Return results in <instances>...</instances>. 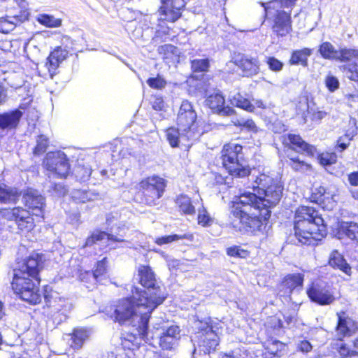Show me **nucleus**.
<instances>
[{"instance_id":"nucleus-1","label":"nucleus","mask_w":358,"mask_h":358,"mask_svg":"<svg viewBox=\"0 0 358 358\" xmlns=\"http://www.w3.org/2000/svg\"><path fill=\"white\" fill-rule=\"evenodd\" d=\"M253 189L258 188L259 196L255 193L245 192L236 196L233 201L232 213L241 225V231L255 233L261 231L262 219L268 220L271 215V208L275 206L281 199L283 187L277 180H274L266 174L256 177Z\"/></svg>"},{"instance_id":"nucleus-2","label":"nucleus","mask_w":358,"mask_h":358,"mask_svg":"<svg viewBox=\"0 0 358 358\" xmlns=\"http://www.w3.org/2000/svg\"><path fill=\"white\" fill-rule=\"evenodd\" d=\"M132 292L131 297L122 299L110 308V317L120 324L131 325V334L148 342L152 338L148 331V322L154 310H149L148 303H141V296Z\"/></svg>"},{"instance_id":"nucleus-3","label":"nucleus","mask_w":358,"mask_h":358,"mask_svg":"<svg viewBox=\"0 0 358 358\" xmlns=\"http://www.w3.org/2000/svg\"><path fill=\"white\" fill-rule=\"evenodd\" d=\"M41 267V257L32 254L18 262L13 269L12 288L23 301L31 304H37L41 301L38 278Z\"/></svg>"},{"instance_id":"nucleus-4","label":"nucleus","mask_w":358,"mask_h":358,"mask_svg":"<svg viewBox=\"0 0 358 358\" xmlns=\"http://www.w3.org/2000/svg\"><path fill=\"white\" fill-rule=\"evenodd\" d=\"M294 235L299 243L314 244L326 235L323 219L313 208L301 206L295 213Z\"/></svg>"},{"instance_id":"nucleus-5","label":"nucleus","mask_w":358,"mask_h":358,"mask_svg":"<svg viewBox=\"0 0 358 358\" xmlns=\"http://www.w3.org/2000/svg\"><path fill=\"white\" fill-rule=\"evenodd\" d=\"M137 271L139 282L146 289L139 291L138 288L135 287L134 294L141 296V303H148L149 310H155L164 301L167 294L160 286L155 272L150 266L141 264Z\"/></svg>"},{"instance_id":"nucleus-6","label":"nucleus","mask_w":358,"mask_h":358,"mask_svg":"<svg viewBox=\"0 0 358 358\" xmlns=\"http://www.w3.org/2000/svg\"><path fill=\"white\" fill-rule=\"evenodd\" d=\"M241 145L229 143L222 150V164L229 173L236 178H245L250 173L242 152Z\"/></svg>"},{"instance_id":"nucleus-7","label":"nucleus","mask_w":358,"mask_h":358,"mask_svg":"<svg viewBox=\"0 0 358 358\" xmlns=\"http://www.w3.org/2000/svg\"><path fill=\"white\" fill-rule=\"evenodd\" d=\"M197 332L198 347L203 353L214 351L219 344V334H221L224 323L218 320H210L205 323L200 322Z\"/></svg>"},{"instance_id":"nucleus-8","label":"nucleus","mask_w":358,"mask_h":358,"mask_svg":"<svg viewBox=\"0 0 358 358\" xmlns=\"http://www.w3.org/2000/svg\"><path fill=\"white\" fill-rule=\"evenodd\" d=\"M196 117V113L191 103L188 101H183L178 113L177 124L181 131L187 133V140L194 138V123Z\"/></svg>"},{"instance_id":"nucleus-9","label":"nucleus","mask_w":358,"mask_h":358,"mask_svg":"<svg viewBox=\"0 0 358 358\" xmlns=\"http://www.w3.org/2000/svg\"><path fill=\"white\" fill-rule=\"evenodd\" d=\"M140 187L143 191L145 203L152 206L162 196L165 183L163 178L152 176L143 180L140 182Z\"/></svg>"},{"instance_id":"nucleus-10","label":"nucleus","mask_w":358,"mask_h":358,"mask_svg":"<svg viewBox=\"0 0 358 358\" xmlns=\"http://www.w3.org/2000/svg\"><path fill=\"white\" fill-rule=\"evenodd\" d=\"M43 164L48 171L59 177L65 178L68 175L69 164L63 152H48Z\"/></svg>"},{"instance_id":"nucleus-11","label":"nucleus","mask_w":358,"mask_h":358,"mask_svg":"<svg viewBox=\"0 0 358 358\" xmlns=\"http://www.w3.org/2000/svg\"><path fill=\"white\" fill-rule=\"evenodd\" d=\"M159 9L160 19L174 22L181 16V10L185 6L184 0H160Z\"/></svg>"},{"instance_id":"nucleus-12","label":"nucleus","mask_w":358,"mask_h":358,"mask_svg":"<svg viewBox=\"0 0 358 358\" xmlns=\"http://www.w3.org/2000/svg\"><path fill=\"white\" fill-rule=\"evenodd\" d=\"M128 228L125 224H119L116 228L111 229L110 232L95 231L86 240L84 247L91 246L97 241L107 239L115 242H123Z\"/></svg>"},{"instance_id":"nucleus-13","label":"nucleus","mask_w":358,"mask_h":358,"mask_svg":"<svg viewBox=\"0 0 358 358\" xmlns=\"http://www.w3.org/2000/svg\"><path fill=\"white\" fill-rule=\"evenodd\" d=\"M162 332L159 338V345L162 350H173L180 339V329L177 325L162 327Z\"/></svg>"},{"instance_id":"nucleus-14","label":"nucleus","mask_w":358,"mask_h":358,"mask_svg":"<svg viewBox=\"0 0 358 358\" xmlns=\"http://www.w3.org/2000/svg\"><path fill=\"white\" fill-rule=\"evenodd\" d=\"M338 61L343 63L340 70L345 76L358 69V48H341Z\"/></svg>"},{"instance_id":"nucleus-15","label":"nucleus","mask_w":358,"mask_h":358,"mask_svg":"<svg viewBox=\"0 0 358 358\" xmlns=\"http://www.w3.org/2000/svg\"><path fill=\"white\" fill-rule=\"evenodd\" d=\"M307 294L313 301L320 305H329L336 300L334 293L327 287L318 283H313L307 290Z\"/></svg>"},{"instance_id":"nucleus-16","label":"nucleus","mask_w":358,"mask_h":358,"mask_svg":"<svg viewBox=\"0 0 358 358\" xmlns=\"http://www.w3.org/2000/svg\"><path fill=\"white\" fill-rule=\"evenodd\" d=\"M24 202L29 209L32 210L33 215L38 217L43 215L44 198L34 189H28L23 196Z\"/></svg>"},{"instance_id":"nucleus-17","label":"nucleus","mask_w":358,"mask_h":358,"mask_svg":"<svg viewBox=\"0 0 358 358\" xmlns=\"http://www.w3.org/2000/svg\"><path fill=\"white\" fill-rule=\"evenodd\" d=\"M11 216L15 219L19 229L22 232H28L34 229V218L30 216L28 211L20 208H14L11 210Z\"/></svg>"},{"instance_id":"nucleus-18","label":"nucleus","mask_w":358,"mask_h":358,"mask_svg":"<svg viewBox=\"0 0 358 358\" xmlns=\"http://www.w3.org/2000/svg\"><path fill=\"white\" fill-rule=\"evenodd\" d=\"M290 10H279L275 19L273 30L278 36H285L292 31Z\"/></svg>"},{"instance_id":"nucleus-19","label":"nucleus","mask_w":358,"mask_h":358,"mask_svg":"<svg viewBox=\"0 0 358 358\" xmlns=\"http://www.w3.org/2000/svg\"><path fill=\"white\" fill-rule=\"evenodd\" d=\"M338 324L336 326V334L339 340L350 335L355 327V321L344 311L336 313Z\"/></svg>"},{"instance_id":"nucleus-20","label":"nucleus","mask_w":358,"mask_h":358,"mask_svg":"<svg viewBox=\"0 0 358 358\" xmlns=\"http://www.w3.org/2000/svg\"><path fill=\"white\" fill-rule=\"evenodd\" d=\"M206 101V105L215 113L230 115L234 113V109L229 106H224V98L220 93L210 95Z\"/></svg>"},{"instance_id":"nucleus-21","label":"nucleus","mask_w":358,"mask_h":358,"mask_svg":"<svg viewBox=\"0 0 358 358\" xmlns=\"http://www.w3.org/2000/svg\"><path fill=\"white\" fill-rule=\"evenodd\" d=\"M284 142L286 144H291L293 149L303 151L308 155L313 156L316 151L314 146L306 143L299 135L289 134L287 138H285Z\"/></svg>"},{"instance_id":"nucleus-22","label":"nucleus","mask_w":358,"mask_h":358,"mask_svg":"<svg viewBox=\"0 0 358 358\" xmlns=\"http://www.w3.org/2000/svg\"><path fill=\"white\" fill-rule=\"evenodd\" d=\"M22 113L19 110L0 114V128L1 129H12L17 127Z\"/></svg>"},{"instance_id":"nucleus-23","label":"nucleus","mask_w":358,"mask_h":358,"mask_svg":"<svg viewBox=\"0 0 358 358\" xmlns=\"http://www.w3.org/2000/svg\"><path fill=\"white\" fill-rule=\"evenodd\" d=\"M27 13L24 12L22 15H7L0 18V31L8 33L15 27L26 20Z\"/></svg>"},{"instance_id":"nucleus-24","label":"nucleus","mask_w":358,"mask_h":358,"mask_svg":"<svg viewBox=\"0 0 358 358\" xmlns=\"http://www.w3.org/2000/svg\"><path fill=\"white\" fill-rule=\"evenodd\" d=\"M237 65L246 76L256 75L259 71V62L256 58L242 57Z\"/></svg>"},{"instance_id":"nucleus-25","label":"nucleus","mask_w":358,"mask_h":358,"mask_svg":"<svg viewBox=\"0 0 358 358\" xmlns=\"http://www.w3.org/2000/svg\"><path fill=\"white\" fill-rule=\"evenodd\" d=\"M329 264L333 268H338L348 275H351V267L337 250L331 253Z\"/></svg>"},{"instance_id":"nucleus-26","label":"nucleus","mask_w":358,"mask_h":358,"mask_svg":"<svg viewBox=\"0 0 358 358\" xmlns=\"http://www.w3.org/2000/svg\"><path fill=\"white\" fill-rule=\"evenodd\" d=\"M303 275L300 273H294L287 275L282 282V287L286 290L285 293L290 294L297 288H301L303 285Z\"/></svg>"},{"instance_id":"nucleus-27","label":"nucleus","mask_w":358,"mask_h":358,"mask_svg":"<svg viewBox=\"0 0 358 358\" xmlns=\"http://www.w3.org/2000/svg\"><path fill=\"white\" fill-rule=\"evenodd\" d=\"M313 53V50L304 48L292 52L289 59L291 65H301L303 67L308 66V58Z\"/></svg>"},{"instance_id":"nucleus-28","label":"nucleus","mask_w":358,"mask_h":358,"mask_svg":"<svg viewBox=\"0 0 358 358\" xmlns=\"http://www.w3.org/2000/svg\"><path fill=\"white\" fill-rule=\"evenodd\" d=\"M19 196L20 194L15 188L0 184V202L15 203Z\"/></svg>"},{"instance_id":"nucleus-29","label":"nucleus","mask_w":358,"mask_h":358,"mask_svg":"<svg viewBox=\"0 0 358 358\" xmlns=\"http://www.w3.org/2000/svg\"><path fill=\"white\" fill-rule=\"evenodd\" d=\"M344 235L351 240L357 238L358 224L355 222H342L338 231V238H342Z\"/></svg>"},{"instance_id":"nucleus-30","label":"nucleus","mask_w":358,"mask_h":358,"mask_svg":"<svg viewBox=\"0 0 358 358\" xmlns=\"http://www.w3.org/2000/svg\"><path fill=\"white\" fill-rule=\"evenodd\" d=\"M285 345L279 341H268L265 344L264 352L262 353L264 358H273L275 356H280V352L284 350Z\"/></svg>"},{"instance_id":"nucleus-31","label":"nucleus","mask_w":358,"mask_h":358,"mask_svg":"<svg viewBox=\"0 0 358 358\" xmlns=\"http://www.w3.org/2000/svg\"><path fill=\"white\" fill-rule=\"evenodd\" d=\"M90 337V331L85 329H75L71 334V346L75 349L80 348L85 341Z\"/></svg>"},{"instance_id":"nucleus-32","label":"nucleus","mask_w":358,"mask_h":358,"mask_svg":"<svg viewBox=\"0 0 358 358\" xmlns=\"http://www.w3.org/2000/svg\"><path fill=\"white\" fill-rule=\"evenodd\" d=\"M318 51L324 59L336 61L338 59L340 49L337 50L329 42L322 43L320 45Z\"/></svg>"},{"instance_id":"nucleus-33","label":"nucleus","mask_w":358,"mask_h":358,"mask_svg":"<svg viewBox=\"0 0 358 358\" xmlns=\"http://www.w3.org/2000/svg\"><path fill=\"white\" fill-rule=\"evenodd\" d=\"M187 133L181 131L180 127H171L166 130L167 140L171 147H178L180 139H187Z\"/></svg>"},{"instance_id":"nucleus-34","label":"nucleus","mask_w":358,"mask_h":358,"mask_svg":"<svg viewBox=\"0 0 358 358\" xmlns=\"http://www.w3.org/2000/svg\"><path fill=\"white\" fill-rule=\"evenodd\" d=\"M176 203L180 212L185 215H193L195 214V207L192 205L189 197L180 195L176 199Z\"/></svg>"},{"instance_id":"nucleus-35","label":"nucleus","mask_w":358,"mask_h":358,"mask_svg":"<svg viewBox=\"0 0 358 358\" xmlns=\"http://www.w3.org/2000/svg\"><path fill=\"white\" fill-rule=\"evenodd\" d=\"M158 51L159 54L164 55V59L171 62H175L179 58V49L171 44H165L159 47Z\"/></svg>"},{"instance_id":"nucleus-36","label":"nucleus","mask_w":358,"mask_h":358,"mask_svg":"<svg viewBox=\"0 0 358 358\" xmlns=\"http://www.w3.org/2000/svg\"><path fill=\"white\" fill-rule=\"evenodd\" d=\"M230 102L232 105L250 112L253 111L255 108L250 101L244 98L240 93H236L234 96H230Z\"/></svg>"},{"instance_id":"nucleus-37","label":"nucleus","mask_w":358,"mask_h":358,"mask_svg":"<svg viewBox=\"0 0 358 358\" xmlns=\"http://www.w3.org/2000/svg\"><path fill=\"white\" fill-rule=\"evenodd\" d=\"M50 306H52L56 311L61 312L62 314L69 313L73 308L72 303L63 297L55 298L52 303L50 302Z\"/></svg>"},{"instance_id":"nucleus-38","label":"nucleus","mask_w":358,"mask_h":358,"mask_svg":"<svg viewBox=\"0 0 358 358\" xmlns=\"http://www.w3.org/2000/svg\"><path fill=\"white\" fill-rule=\"evenodd\" d=\"M289 166L292 167L293 170L295 171H299L301 173L306 172L311 169L310 164L305 162L303 160L299 159L297 157H289Z\"/></svg>"},{"instance_id":"nucleus-39","label":"nucleus","mask_w":358,"mask_h":358,"mask_svg":"<svg viewBox=\"0 0 358 358\" xmlns=\"http://www.w3.org/2000/svg\"><path fill=\"white\" fill-rule=\"evenodd\" d=\"M198 224L202 227H206L212 225L214 222L213 218L209 215L206 209L201 203V208L198 209Z\"/></svg>"},{"instance_id":"nucleus-40","label":"nucleus","mask_w":358,"mask_h":358,"mask_svg":"<svg viewBox=\"0 0 358 358\" xmlns=\"http://www.w3.org/2000/svg\"><path fill=\"white\" fill-rule=\"evenodd\" d=\"M38 21L41 24L48 27H59L62 25V20L60 19L45 14L40 15L38 17Z\"/></svg>"},{"instance_id":"nucleus-41","label":"nucleus","mask_w":358,"mask_h":358,"mask_svg":"<svg viewBox=\"0 0 358 358\" xmlns=\"http://www.w3.org/2000/svg\"><path fill=\"white\" fill-rule=\"evenodd\" d=\"M192 237V235H187V234H183V235H178V234H173V235H169L166 236L159 237L156 238L155 240V243H157L159 245H162L164 244H169L173 241H176L178 240H182L185 238H189Z\"/></svg>"},{"instance_id":"nucleus-42","label":"nucleus","mask_w":358,"mask_h":358,"mask_svg":"<svg viewBox=\"0 0 358 358\" xmlns=\"http://www.w3.org/2000/svg\"><path fill=\"white\" fill-rule=\"evenodd\" d=\"M234 125L241 127L242 130H246L248 131H257V127L255 122L251 119H237L234 122Z\"/></svg>"},{"instance_id":"nucleus-43","label":"nucleus","mask_w":358,"mask_h":358,"mask_svg":"<svg viewBox=\"0 0 358 358\" xmlns=\"http://www.w3.org/2000/svg\"><path fill=\"white\" fill-rule=\"evenodd\" d=\"M48 138L44 135H40L36 140V145L34 150V155H40L44 153L48 147Z\"/></svg>"},{"instance_id":"nucleus-44","label":"nucleus","mask_w":358,"mask_h":358,"mask_svg":"<svg viewBox=\"0 0 358 358\" xmlns=\"http://www.w3.org/2000/svg\"><path fill=\"white\" fill-rule=\"evenodd\" d=\"M191 68L194 72H205L209 68L208 59H194L191 62Z\"/></svg>"},{"instance_id":"nucleus-45","label":"nucleus","mask_w":358,"mask_h":358,"mask_svg":"<svg viewBox=\"0 0 358 358\" xmlns=\"http://www.w3.org/2000/svg\"><path fill=\"white\" fill-rule=\"evenodd\" d=\"M220 358H255L253 353L243 348L236 349L232 355H223Z\"/></svg>"},{"instance_id":"nucleus-46","label":"nucleus","mask_w":358,"mask_h":358,"mask_svg":"<svg viewBox=\"0 0 358 358\" xmlns=\"http://www.w3.org/2000/svg\"><path fill=\"white\" fill-rule=\"evenodd\" d=\"M324 83L329 91L331 92H334L338 90L340 86L338 79L331 74H328L326 76L324 79Z\"/></svg>"},{"instance_id":"nucleus-47","label":"nucleus","mask_w":358,"mask_h":358,"mask_svg":"<svg viewBox=\"0 0 358 358\" xmlns=\"http://www.w3.org/2000/svg\"><path fill=\"white\" fill-rule=\"evenodd\" d=\"M227 253L228 255L234 257L245 258L248 255L247 250L241 249L238 246H233L227 249Z\"/></svg>"},{"instance_id":"nucleus-48","label":"nucleus","mask_w":358,"mask_h":358,"mask_svg":"<svg viewBox=\"0 0 358 358\" xmlns=\"http://www.w3.org/2000/svg\"><path fill=\"white\" fill-rule=\"evenodd\" d=\"M106 258H103L101 261L97 262L95 270L93 272V277L98 280L106 271Z\"/></svg>"},{"instance_id":"nucleus-49","label":"nucleus","mask_w":358,"mask_h":358,"mask_svg":"<svg viewBox=\"0 0 358 358\" xmlns=\"http://www.w3.org/2000/svg\"><path fill=\"white\" fill-rule=\"evenodd\" d=\"M147 83L153 89L161 90L165 87L166 83L162 78L157 76V78H149Z\"/></svg>"},{"instance_id":"nucleus-50","label":"nucleus","mask_w":358,"mask_h":358,"mask_svg":"<svg viewBox=\"0 0 358 358\" xmlns=\"http://www.w3.org/2000/svg\"><path fill=\"white\" fill-rule=\"evenodd\" d=\"M67 56V52L62 48H57L50 53V59H56L59 63L62 62Z\"/></svg>"},{"instance_id":"nucleus-51","label":"nucleus","mask_w":358,"mask_h":358,"mask_svg":"<svg viewBox=\"0 0 358 358\" xmlns=\"http://www.w3.org/2000/svg\"><path fill=\"white\" fill-rule=\"evenodd\" d=\"M59 64L60 63H59V62H57L55 59H50V55H49L45 63V67L47 68L51 77H52L53 75L55 73V71L59 67Z\"/></svg>"},{"instance_id":"nucleus-52","label":"nucleus","mask_w":358,"mask_h":358,"mask_svg":"<svg viewBox=\"0 0 358 358\" xmlns=\"http://www.w3.org/2000/svg\"><path fill=\"white\" fill-rule=\"evenodd\" d=\"M267 64L269 69L273 71H279L282 69V63L275 57H268Z\"/></svg>"},{"instance_id":"nucleus-53","label":"nucleus","mask_w":358,"mask_h":358,"mask_svg":"<svg viewBox=\"0 0 358 358\" xmlns=\"http://www.w3.org/2000/svg\"><path fill=\"white\" fill-rule=\"evenodd\" d=\"M320 163L323 165H329L334 164L336 161V155L335 154H322L320 157Z\"/></svg>"},{"instance_id":"nucleus-54","label":"nucleus","mask_w":358,"mask_h":358,"mask_svg":"<svg viewBox=\"0 0 358 358\" xmlns=\"http://www.w3.org/2000/svg\"><path fill=\"white\" fill-rule=\"evenodd\" d=\"M337 349L338 350L339 354L343 357L350 356L353 354V351H352L348 346H347L345 343H343L341 341L336 344Z\"/></svg>"},{"instance_id":"nucleus-55","label":"nucleus","mask_w":358,"mask_h":358,"mask_svg":"<svg viewBox=\"0 0 358 358\" xmlns=\"http://www.w3.org/2000/svg\"><path fill=\"white\" fill-rule=\"evenodd\" d=\"M271 129L273 132L280 134L286 130V127L280 120H276L272 123Z\"/></svg>"},{"instance_id":"nucleus-56","label":"nucleus","mask_w":358,"mask_h":358,"mask_svg":"<svg viewBox=\"0 0 358 358\" xmlns=\"http://www.w3.org/2000/svg\"><path fill=\"white\" fill-rule=\"evenodd\" d=\"M17 4L20 9V14H16L15 15H22L24 12L27 13L26 15V20L28 19L29 13L28 11V3L25 0H17L16 1Z\"/></svg>"},{"instance_id":"nucleus-57","label":"nucleus","mask_w":358,"mask_h":358,"mask_svg":"<svg viewBox=\"0 0 358 358\" xmlns=\"http://www.w3.org/2000/svg\"><path fill=\"white\" fill-rule=\"evenodd\" d=\"M297 348L303 352H308L312 350V345L306 340L301 341L298 345Z\"/></svg>"},{"instance_id":"nucleus-58","label":"nucleus","mask_w":358,"mask_h":358,"mask_svg":"<svg viewBox=\"0 0 358 358\" xmlns=\"http://www.w3.org/2000/svg\"><path fill=\"white\" fill-rule=\"evenodd\" d=\"M345 99L348 106L354 107L355 103H358V94H345Z\"/></svg>"},{"instance_id":"nucleus-59","label":"nucleus","mask_w":358,"mask_h":358,"mask_svg":"<svg viewBox=\"0 0 358 358\" xmlns=\"http://www.w3.org/2000/svg\"><path fill=\"white\" fill-rule=\"evenodd\" d=\"M348 181L352 186L358 185V171L352 172L348 175Z\"/></svg>"},{"instance_id":"nucleus-60","label":"nucleus","mask_w":358,"mask_h":358,"mask_svg":"<svg viewBox=\"0 0 358 358\" xmlns=\"http://www.w3.org/2000/svg\"><path fill=\"white\" fill-rule=\"evenodd\" d=\"M53 189L59 196H64L67 192L65 187L62 184H55Z\"/></svg>"},{"instance_id":"nucleus-61","label":"nucleus","mask_w":358,"mask_h":358,"mask_svg":"<svg viewBox=\"0 0 358 358\" xmlns=\"http://www.w3.org/2000/svg\"><path fill=\"white\" fill-rule=\"evenodd\" d=\"M327 115V113L322 110H317L313 113V120L320 121Z\"/></svg>"},{"instance_id":"nucleus-62","label":"nucleus","mask_w":358,"mask_h":358,"mask_svg":"<svg viewBox=\"0 0 358 358\" xmlns=\"http://www.w3.org/2000/svg\"><path fill=\"white\" fill-rule=\"evenodd\" d=\"M296 1V0H276L275 2H270L269 4L274 6L275 3L280 2L282 6L288 8L289 6H293Z\"/></svg>"},{"instance_id":"nucleus-63","label":"nucleus","mask_w":358,"mask_h":358,"mask_svg":"<svg viewBox=\"0 0 358 358\" xmlns=\"http://www.w3.org/2000/svg\"><path fill=\"white\" fill-rule=\"evenodd\" d=\"M164 107V102L161 98L155 99L152 103V108L156 110H161Z\"/></svg>"},{"instance_id":"nucleus-64","label":"nucleus","mask_w":358,"mask_h":358,"mask_svg":"<svg viewBox=\"0 0 358 358\" xmlns=\"http://www.w3.org/2000/svg\"><path fill=\"white\" fill-rule=\"evenodd\" d=\"M271 323L274 329H280L282 327V322L276 317L271 318Z\"/></svg>"}]
</instances>
